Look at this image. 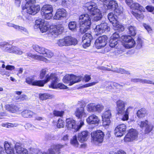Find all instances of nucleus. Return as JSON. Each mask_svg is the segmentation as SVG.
I'll list each match as a JSON object with an SVG mask.
<instances>
[{
  "instance_id": "f704fd0d",
  "label": "nucleus",
  "mask_w": 154,
  "mask_h": 154,
  "mask_svg": "<svg viewBox=\"0 0 154 154\" xmlns=\"http://www.w3.org/2000/svg\"><path fill=\"white\" fill-rule=\"evenodd\" d=\"M146 113V111L144 108H142L138 110L137 112V116L139 118L144 117Z\"/></svg>"
},
{
  "instance_id": "bb28decb",
  "label": "nucleus",
  "mask_w": 154,
  "mask_h": 154,
  "mask_svg": "<svg viewBox=\"0 0 154 154\" xmlns=\"http://www.w3.org/2000/svg\"><path fill=\"white\" fill-rule=\"evenodd\" d=\"M130 8L132 10H137L143 12H144L145 11V8L137 3L132 4L130 5Z\"/></svg>"
},
{
  "instance_id": "5fc2aeb1",
  "label": "nucleus",
  "mask_w": 154,
  "mask_h": 154,
  "mask_svg": "<svg viewBox=\"0 0 154 154\" xmlns=\"http://www.w3.org/2000/svg\"><path fill=\"white\" fill-rule=\"evenodd\" d=\"M22 144L20 143L17 142L16 143L15 147L17 152L22 149L23 148L22 146Z\"/></svg>"
},
{
  "instance_id": "de8ad7c7",
  "label": "nucleus",
  "mask_w": 154,
  "mask_h": 154,
  "mask_svg": "<svg viewBox=\"0 0 154 154\" xmlns=\"http://www.w3.org/2000/svg\"><path fill=\"white\" fill-rule=\"evenodd\" d=\"M44 55L45 54V56L48 58H51L54 56V53L51 50L46 48Z\"/></svg>"
},
{
  "instance_id": "cd10ccee",
  "label": "nucleus",
  "mask_w": 154,
  "mask_h": 154,
  "mask_svg": "<svg viewBox=\"0 0 154 154\" xmlns=\"http://www.w3.org/2000/svg\"><path fill=\"white\" fill-rule=\"evenodd\" d=\"M21 114L24 117L31 118L35 114L30 110H25L21 112Z\"/></svg>"
},
{
  "instance_id": "79ce46f5",
  "label": "nucleus",
  "mask_w": 154,
  "mask_h": 154,
  "mask_svg": "<svg viewBox=\"0 0 154 154\" xmlns=\"http://www.w3.org/2000/svg\"><path fill=\"white\" fill-rule=\"evenodd\" d=\"M129 34L131 35L134 36L136 34V28L133 26H130L128 27Z\"/></svg>"
},
{
  "instance_id": "7c9ffc66",
  "label": "nucleus",
  "mask_w": 154,
  "mask_h": 154,
  "mask_svg": "<svg viewBox=\"0 0 154 154\" xmlns=\"http://www.w3.org/2000/svg\"><path fill=\"white\" fill-rule=\"evenodd\" d=\"M54 95L48 93L40 94H39V98L42 100H45L47 99H50L53 98Z\"/></svg>"
},
{
  "instance_id": "f8f14e48",
  "label": "nucleus",
  "mask_w": 154,
  "mask_h": 154,
  "mask_svg": "<svg viewBox=\"0 0 154 154\" xmlns=\"http://www.w3.org/2000/svg\"><path fill=\"white\" fill-rule=\"evenodd\" d=\"M123 41L125 42V48H130L135 46V42L129 35H125L122 37Z\"/></svg>"
},
{
  "instance_id": "bf43d9fd",
  "label": "nucleus",
  "mask_w": 154,
  "mask_h": 154,
  "mask_svg": "<svg viewBox=\"0 0 154 154\" xmlns=\"http://www.w3.org/2000/svg\"><path fill=\"white\" fill-rule=\"evenodd\" d=\"M6 154H14V148L11 147L9 149H6L5 150Z\"/></svg>"
},
{
  "instance_id": "4c0bfd02",
  "label": "nucleus",
  "mask_w": 154,
  "mask_h": 154,
  "mask_svg": "<svg viewBox=\"0 0 154 154\" xmlns=\"http://www.w3.org/2000/svg\"><path fill=\"white\" fill-rule=\"evenodd\" d=\"M53 11V8L51 5H44L41 9V14H43L45 11Z\"/></svg>"
},
{
  "instance_id": "c85d7f7f",
  "label": "nucleus",
  "mask_w": 154,
  "mask_h": 154,
  "mask_svg": "<svg viewBox=\"0 0 154 154\" xmlns=\"http://www.w3.org/2000/svg\"><path fill=\"white\" fill-rule=\"evenodd\" d=\"M76 78L75 75H67L64 77L63 79V82L65 83H68L69 82V83L72 82L73 79H75Z\"/></svg>"
},
{
  "instance_id": "052dcab7",
  "label": "nucleus",
  "mask_w": 154,
  "mask_h": 154,
  "mask_svg": "<svg viewBox=\"0 0 154 154\" xmlns=\"http://www.w3.org/2000/svg\"><path fill=\"white\" fill-rule=\"evenodd\" d=\"M25 127L26 129L29 130H33L35 128L33 125L29 123H26L25 125Z\"/></svg>"
},
{
  "instance_id": "423d86ee",
  "label": "nucleus",
  "mask_w": 154,
  "mask_h": 154,
  "mask_svg": "<svg viewBox=\"0 0 154 154\" xmlns=\"http://www.w3.org/2000/svg\"><path fill=\"white\" fill-rule=\"evenodd\" d=\"M111 111L109 108L105 109L104 112L102 114L103 125L107 128L111 123L110 119L111 117Z\"/></svg>"
},
{
  "instance_id": "58836bf2",
  "label": "nucleus",
  "mask_w": 154,
  "mask_h": 154,
  "mask_svg": "<svg viewBox=\"0 0 154 154\" xmlns=\"http://www.w3.org/2000/svg\"><path fill=\"white\" fill-rule=\"evenodd\" d=\"M113 86L116 87L117 88H122V86L116 82H113L112 84L109 85L106 88V90L108 91H111L112 88Z\"/></svg>"
},
{
  "instance_id": "dca6fc26",
  "label": "nucleus",
  "mask_w": 154,
  "mask_h": 154,
  "mask_svg": "<svg viewBox=\"0 0 154 154\" xmlns=\"http://www.w3.org/2000/svg\"><path fill=\"white\" fill-rule=\"evenodd\" d=\"M64 28L62 25L59 24L57 25L55 27L50 30V34L52 35L55 37L59 34L61 33L63 31Z\"/></svg>"
},
{
  "instance_id": "e2e57ef3",
  "label": "nucleus",
  "mask_w": 154,
  "mask_h": 154,
  "mask_svg": "<svg viewBox=\"0 0 154 154\" xmlns=\"http://www.w3.org/2000/svg\"><path fill=\"white\" fill-rule=\"evenodd\" d=\"M140 82L142 83H147L148 84H153L154 85V82H153L152 81L147 79H141Z\"/></svg>"
},
{
  "instance_id": "1a4fd4ad",
  "label": "nucleus",
  "mask_w": 154,
  "mask_h": 154,
  "mask_svg": "<svg viewBox=\"0 0 154 154\" xmlns=\"http://www.w3.org/2000/svg\"><path fill=\"white\" fill-rule=\"evenodd\" d=\"M108 37L106 35H103L99 37L95 42V45L97 49L104 47L106 44Z\"/></svg>"
},
{
  "instance_id": "49530a36",
  "label": "nucleus",
  "mask_w": 154,
  "mask_h": 154,
  "mask_svg": "<svg viewBox=\"0 0 154 154\" xmlns=\"http://www.w3.org/2000/svg\"><path fill=\"white\" fill-rule=\"evenodd\" d=\"M104 106L102 104H98L95 105V112H100L103 109Z\"/></svg>"
},
{
  "instance_id": "a19ab883",
  "label": "nucleus",
  "mask_w": 154,
  "mask_h": 154,
  "mask_svg": "<svg viewBox=\"0 0 154 154\" xmlns=\"http://www.w3.org/2000/svg\"><path fill=\"white\" fill-rule=\"evenodd\" d=\"M95 104L94 103H90L87 106V110L89 112H95Z\"/></svg>"
},
{
  "instance_id": "0eeeda50",
  "label": "nucleus",
  "mask_w": 154,
  "mask_h": 154,
  "mask_svg": "<svg viewBox=\"0 0 154 154\" xmlns=\"http://www.w3.org/2000/svg\"><path fill=\"white\" fill-rule=\"evenodd\" d=\"M138 125L141 128H145V132L146 133H149L152 130L153 125L150 123L147 120L144 121L138 120L137 121Z\"/></svg>"
},
{
  "instance_id": "e433bc0d",
  "label": "nucleus",
  "mask_w": 154,
  "mask_h": 154,
  "mask_svg": "<svg viewBox=\"0 0 154 154\" xmlns=\"http://www.w3.org/2000/svg\"><path fill=\"white\" fill-rule=\"evenodd\" d=\"M109 0V2L108 4L106 5L107 8L108 9H110L113 8V9L115 8H116L118 4L117 2L114 0Z\"/></svg>"
},
{
  "instance_id": "8fccbe9b",
  "label": "nucleus",
  "mask_w": 154,
  "mask_h": 154,
  "mask_svg": "<svg viewBox=\"0 0 154 154\" xmlns=\"http://www.w3.org/2000/svg\"><path fill=\"white\" fill-rule=\"evenodd\" d=\"M131 13L138 20H140L144 18L142 14H139L137 13L134 12L133 11L131 12Z\"/></svg>"
},
{
  "instance_id": "7ed1b4c3",
  "label": "nucleus",
  "mask_w": 154,
  "mask_h": 154,
  "mask_svg": "<svg viewBox=\"0 0 154 154\" xmlns=\"http://www.w3.org/2000/svg\"><path fill=\"white\" fill-rule=\"evenodd\" d=\"M26 3L25 7H23V10L26 9V11L29 14L34 15L40 10L39 5H35V0H25Z\"/></svg>"
},
{
  "instance_id": "72a5a7b5",
  "label": "nucleus",
  "mask_w": 154,
  "mask_h": 154,
  "mask_svg": "<svg viewBox=\"0 0 154 154\" xmlns=\"http://www.w3.org/2000/svg\"><path fill=\"white\" fill-rule=\"evenodd\" d=\"M108 18L110 22L112 24H113L114 23H116L117 21V16L115 15L112 13L111 12L108 14Z\"/></svg>"
},
{
  "instance_id": "a18cd8bd",
  "label": "nucleus",
  "mask_w": 154,
  "mask_h": 154,
  "mask_svg": "<svg viewBox=\"0 0 154 154\" xmlns=\"http://www.w3.org/2000/svg\"><path fill=\"white\" fill-rule=\"evenodd\" d=\"M68 26L70 30L75 31L76 30V24L75 22H71L69 23Z\"/></svg>"
},
{
  "instance_id": "0e129e2a",
  "label": "nucleus",
  "mask_w": 154,
  "mask_h": 154,
  "mask_svg": "<svg viewBox=\"0 0 154 154\" xmlns=\"http://www.w3.org/2000/svg\"><path fill=\"white\" fill-rule=\"evenodd\" d=\"M143 26L149 33L151 32L152 29L146 23H143Z\"/></svg>"
},
{
  "instance_id": "9d476101",
  "label": "nucleus",
  "mask_w": 154,
  "mask_h": 154,
  "mask_svg": "<svg viewBox=\"0 0 154 154\" xmlns=\"http://www.w3.org/2000/svg\"><path fill=\"white\" fill-rule=\"evenodd\" d=\"M110 28L106 23H103L97 25L95 29L96 34L97 35L101 34L105 31L109 30Z\"/></svg>"
},
{
  "instance_id": "f257e3e1",
  "label": "nucleus",
  "mask_w": 154,
  "mask_h": 154,
  "mask_svg": "<svg viewBox=\"0 0 154 154\" xmlns=\"http://www.w3.org/2000/svg\"><path fill=\"white\" fill-rule=\"evenodd\" d=\"M79 22L80 32L85 33L89 28L91 24L90 17L87 14H82L79 17Z\"/></svg>"
},
{
  "instance_id": "2f4dec72",
  "label": "nucleus",
  "mask_w": 154,
  "mask_h": 154,
  "mask_svg": "<svg viewBox=\"0 0 154 154\" xmlns=\"http://www.w3.org/2000/svg\"><path fill=\"white\" fill-rule=\"evenodd\" d=\"M115 30H118L119 32H122L124 30L125 28L124 26L121 24L118 21H117L116 23H114L112 24Z\"/></svg>"
},
{
  "instance_id": "774afa93",
  "label": "nucleus",
  "mask_w": 154,
  "mask_h": 154,
  "mask_svg": "<svg viewBox=\"0 0 154 154\" xmlns=\"http://www.w3.org/2000/svg\"><path fill=\"white\" fill-rule=\"evenodd\" d=\"M19 154H28V151L26 149L23 148L17 152Z\"/></svg>"
},
{
  "instance_id": "4be33fe9",
  "label": "nucleus",
  "mask_w": 154,
  "mask_h": 154,
  "mask_svg": "<svg viewBox=\"0 0 154 154\" xmlns=\"http://www.w3.org/2000/svg\"><path fill=\"white\" fill-rule=\"evenodd\" d=\"M66 127L68 129H74L76 130L75 121L72 118H68L66 120Z\"/></svg>"
},
{
  "instance_id": "c03bdc74",
  "label": "nucleus",
  "mask_w": 154,
  "mask_h": 154,
  "mask_svg": "<svg viewBox=\"0 0 154 154\" xmlns=\"http://www.w3.org/2000/svg\"><path fill=\"white\" fill-rule=\"evenodd\" d=\"M118 40H117L116 39H113L110 38L109 41V46L112 48L115 47L118 44Z\"/></svg>"
},
{
  "instance_id": "69168bd1",
  "label": "nucleus",
  "mask_w": 154,
  "mask_h": 154,
  "mask_svg": "<svg viewBox=\"0 0 154 154\" xmlns=\"http://www.w3.org/2000/svg\"><path fill=\"white\" fill-rule=\"evenodd\" d=\"M2 126L3 127H6L7 128H10L14 126L13 124L8 123H5L2 124Z\"/></svg>"
},
{
  "instance_id": "f3484780",
  "label": "nucleus",
  "mask_w": 154,
  "mask_h": 154,
  "mask_svg": "<svg viewBox=\"0 0 154 154\" xmlns=\"http://www.w3.org/2000/svg\"><path fill=\"white\" fill-rule=\"evenodd\" d=\"M92 39V37L89 33H86L83 35L82 38V40L83 43V46L84 48H85L90 45Z\"/></svg>"
},
{
  "instance_id": "412c9836",
  "label": "nucleus",
  "mask_w": 154,
  "mask_h": 154,
  "mask_svg": "<svg viewBox=\"0 0 154 154\" xmlns=\"http://www.w3.org/2000/svg\"><path fill=\"white\" fill-rule=\"evenodd\" d=\"M89 136V133L87 131H84L79 133L78 138L79 140L82 143L87 140Z\"/></svg>"
},
{
  "instance_id": "c756f323",
  "label": "nucleus",
  "mask_w": 154,
  "mask_h": 154,
  "mask_svg": "<svg viewBox=\"0 0 154 154\" xmlns=\"http://www.w3.org/2000/svg\"><path fill=\"white\" fill-rule=\"evenodd\" d=\"M93 17H92V20L94 21H97L100 20L102 17L101 12L99 10V12H95L94 14H92Z\"/></svg>"
},
{
  "instance_id": "603ef678",
  "label": "nucleus",
  "mask_w": 154,
  "mask_h": 154,
  "mask_svg": "<svg viewBox=\"0 0 154 154\" xmlns=\"http://www.w3.org/2000/svg\"><path fill=\"white\" fill-rule=\"evenodd\" d=\"M113 10H114L115 12L118 15H119V14L122 13V7H118V5L116 7V8H115Z\"/></svg>"
},
{
  "instance_id": "4468645a",
  "label": "nucleus",
  "mask_w": 154,
  "mask_h": 154,
  "mask_svg": "<svg viewBox=\"0 0 154 154\" xmlns=\"http://www.w3.org/2000/svg\"><path fill=\"white\" fill-rule=\"evenodd\" d=\"M45 80H35L34 81L32 77H29L26 79V82L29 84L39 86H43L45 83Z\"/></svg>"
},
{
  "instance_id": "ddd939ff",
  "label": "nucleus",
  "mask_w": 154,
  "mask_h": 154,
  "mask_svg": "<svg viewBox=\"0 0 154 154\" xmlns=\"http://www.w3.org/2000/svg\"><path fill=\"white\" fill-rule=\"evenodd\" d=\"M126 128V126L124 124L119 125L115 129V135L118 137L122 136L125 132Z\"/></svg>"
},
{
  "instance_id": "c9c22d12",
  "label": "nucleus",
  "mask_w": 154,
  "mask_h": 154,
  "mask_svg": "<svg viewBox=\"0 0 154 154\" xmlns=\"http://www.w3.org/2000/svg\"><path fill=\"white\" fill-rule=\"evenodd\" d=\"M38 27L41 32L43 33L46 32L49 29L50 26L48 23L45 22L43 23V25L39 26Z\"/></svg>"
},
{
  "instance_id": "aec40b11",
  "label": "nucleus",
  "mask_w": 154,
  "mask_h": 154,
  "mask_svg": "<svg viewBox=\"0 0 154 154\" xmlns=\"http://www.w3.org/2000/svg\"><path fill=\"white\" fill-rule=\"evenodd\" d=\"M63 147V145L60 144L53 145L46 154H55V152H58L60 149Z\"/></svg>"
},
{
  "instance_id": "6ab92c4d",
  "label": "nucleus",
  "mask_w": 154,
  "mask_h": 154,
  "mask_svg": "<svg viewBox=\"0 0 154 154\" xmlns=\"http://www.w3.org/2000/svg\"><path fill=\"white\" fill-rule=\"evenodd\" d=\"M67 15L66 11L63 9H58L54 18L55 20H61L65 17Z\"/></svg>"
},
{
  "instance_id": "39448f33",
  "label": "nucleus",
  "mask_w": 154,
  "mask_h": 154,
  "mask_svg": "<svg viewBox=\"0 0 154 154\" xmlns=\"http://www.w3.org/2000/svg\"><path fill=\"white\" fill-rule=\"evenodd\" d=\"M77 43V40L75 38L70 36L66 37L63 39H60L57 42V44L60 46L75 45Z\"/></svg>"
},
{
  "instance_id": "ea45409f",
  "label": "nucleus",
  "mask_w": 154,
  "mask_h": 154,
  "mask_svg": "<svg viewBox=\"0 0 154 154\" xmlns=\"http://www.w3.org/2000/svg\"><path fill=\"white\" fill-rule=\"evenodd\" d=\"M15 29L24 34H27L29 33L28 30L24 27L17 25V26H15Z\"/></svg>"
},
{
  "instance_id": "680f3d73",
  "label": "nucleus",
  "mask_w": 154,
  "mask_h": 154,
  "mask_svg": "<svg viewBox=\"0 0 154 154\" xmlns=\"http://www.w3.org/2000/svg\"><path fill=\"white\" fill-rule=\"evenodd\" d=\"M43 18L47 20H49L51 19L53 17L52 14H47L45 15H41Z\"/></svg>"
},
{
  "instance_id": "6e6d98bb",
  "label": "nucleus",
  "mask_w": 154,
  "mask_h": 154,
  "mask_svg": "<svg viewBox=\"0 0 154 154\" xmlns=\"http://www.w3.org/2000/svg\"><path fill=\"white\" fill-rule=\"evenodd\" d=\"M14 46H12L9 44L8 46L5 47V50L8 52L12 53V52L11 51H13V50H14Z\"/></svg>"
},
{
  "instance_id": "473e14b6",
  "label": "nucleus",
  "mask_w": 154,
  "mask_h": 154,
  "mask_svg": "<svg viewBox=\"0 0 154 154\" xmlns=\"http://www.w3.org/2000/svg\"><path fill=\"white\" fill-rule=\"evenodd\" d=\"M113 69L111 70L110 68H108V69L106 68V70L107 71L112 70L114 72L118 73H120L121 74L125 73L128 74H129L130 73L128 71L125 70L121 68H113Z\"/></svg>"
},
{
  "instance_id": "f03ea898",
  "label": "nucleus",
  "mask_w": 154,
  "mask_h": 154,
  "mask_svg": "<svg viewBox=\"0 0 154 154\" xmlns=\"http://www.w3.org/2000/svg\"><path fill=\"white\" fill-rule=\"evenodd\" d=\"M126 104V102L121 100H119L116 102V109L117 113L119 115H123L122 120L124 121L127 120L128 119V110L129 108L125 110V105Z\"/></svg>"
},
{
  "instance_id": "2eb2a0df",
  "label": "nucleus",
  "mask_w": 154,
  "mask_h": 154,
  "mask_svg": "<svg viewBox=\"0 0 154 154\" xmlns=\"http://www.w3.org/2000/svg\"><path fill=\"white\" fill-rule=\"evenodd\" d=\"M85 6L91 14H94L96 12H99L100 9L97 8L96 4L93 2L86 3Z\"/></svg>"
},
{
  "instance_id": "a878e982",
  "label": "nucleus",
  "mask_w": 154,
  "mask_h": 154,
  "mask_svg": "<svg viewBox=\"0 0 154 154\" xmlns=\"http://www.w3.org/2000/svg\"><path fill=\"white\" fill-rule=\"evenodd\" d=\"M32 47L33 49L37 52L40 54L44 55L46 48L37 45H33Z\"/></svg>"
},
{
  "instance_id": "6e6552de",
  "label": "nucleus",
  "mask_w": 154,
  "mask_h": 154,
  "mask_svg": "<svg viewBox=\"0 0 154 154\" xmlns=\"http://www.w3.org/2000/svg\"><path fill=\"white\" fill-rule=\"evenodd\" d=\"M138 134V132L136 130L131 129L125 136L124 138L125 141L126 142L133 141L137 138Z\"/></svg>"
},
{
  "instance_id": "3c124183",
  "label": "nucleus",
  "mask_w": 154,
  "mask_h": 154,
  "mask_svg": "<svg viewBox=\"0 0 154 154\" xmlns=\"http://www.w3.org/2000/svg\"><path fill=\"white\" fill-rule=\"evenodd\" d=\"M64 122L61 119H59L57 122V127L59 128H61L64 127Z\"/></svg>"
},
{
  "instance_id": "a211bd4d",
  "label": "nucleus",
  "mask_w": 154,
  "mask_h": 154,
  "mask_svg": "<svg viewBox=\"0 0 154 154\" xmlns=\"http://www.w3.org/2000/svg\"><path fill=\"white\" fill-rule=\"evenodd\" d=\"M87 122L89 125H97L100 120L97 116L94 114H92L89 116L86 120Z\"/></svg>"
},
{
  "instance_id": "b1692460",
  "label": "nucleus",
  "mask_w": 154,
  "mask_h": 154,
  "mask_svg": "<svg viewBox=\"0 0 154 154\" xmlns=\"http://www.w3.org/2000/svg\"><path fill=\"white\" fill-rule=\"evenodd\" d=\"M75 115L78 118H80L82 117H85L86 116L84 112L83 107H81L76 109L75 112Z\"/></svg>"
},
{
  "instance_id": "338daca9",
  "label": "nucleus",
  "mask_w": 154,
  "mask_h": 154,
  "mask_svg": "<svg viewBox=\"0 0 154 154\" xmlns=\"http://www.w3.org/2000/svg\"><path fill=\"white\" fill-rule=\"evenodd\" d=\"M120 37L119 34L117 32L113 33L111 37V38L113 39H116L118 40V38Z\"/></svg>"
},
{
  "instance_id": "4d7b16f0",
  "label": "nucleus",
  "mask_w": 154,
  "mask_h": 154,
  "mask_svg": "<svg viewBox=\"0 0 154 154\" xmlns=\"http://www.w3.org/2000/svg\"><path fill=\"white\" fill-rule=\"evenodd\" d=\"M45 22L44 20L42 19L41 18L35 21V25H37L40 26L43 24V23Z\"/></svg>"
},
{
  "instance_id": "9b49d317",
  "label": "nucleus",
  "mask_w": 154,
  "mask_h": 154,
  "mask_svg": "<svg viewBox=\"0 0 154 154\" xmlns=\"http://www.w3.org/2000/svg\"><path fill=\"white\" fill-rule=\"evenodd\" d=\"M104 135L103 133L100 130H97L91 134L93 140L99 143L102 142Z\"/></svg>"
},
{
  "instance_id": "13d9d810",
  "label": "nucleus",
  "mask_w": 154,
  "mask_h": 154,
  "mask_svg": "<svg viewBox=\"0 0 154 154\" xmlns=\"http://www.w3.org/2000/svg\"><path fill=\"white\" fill-rule=\"evenodd\" d=\"M64 113L63 111H60L56 110H54L53 112V114L55 116H62Z\"/></svg>"
},
{
  "instance_id": "20e7f679",
  "label": "nucleus",
  "mask_w": 154,
  "mask_h": 154,
  "mask_svg": "<svg viewBox=\"0 0 154 154\" xmlns=\"http://www.w3.org/2000/svg\"><path fill=\"white\" fill-rule=\"evenodd\" d=\"M52 81L50 85H49L50 87L53 88H60V89H66V86L62 83L58 84V79L56 77L54 74H48L46 76L45 83H46L50 80Z\"/></svg>"
},
{
  "instance_id": "37998d69",
  "label": "nucleus",
  "mask_w": 154,
  "mask_h": 154,
  "mask_svg": "<svg viewBox=\"0 0 154 154\" xmlns=\"http://www.w3.org/2000/svg\"><path fill=\"white\" fill-rule=\"evenodd\" d=\"M71 143L74 146L78 147L79 146V143L77 139L76 136H74L73 137L72 139L71 140Z\"/></svg>"
},
{
  "instance_id": "864d4df0",
  "label": "nucleus",
  "mask_w": 154,
  "mask_h": 154,
  "mask_svg": "<svg viewBox=\"0 0 154 154\" xmlns=\"http://www.w3.org/2000/svg\"><path fill=\"white\" fill-rule=\"evenodd\" d=\"M75 77L78 78H76L75 79H73V80L72 81V82L69 83V85H71L75 83L80 81L82 79V78L81 76H75Z\"/></svg>"
},
{
  "instance_id": "09e8293b",
  "label": "nucleus",
  "mask_w": 154,
  "mask_h": 154,
  "mask_svg": "<svg viewBox=\"0 0 154 154\" xmlns=\"http://www.w3.org/2000/svg\"><path fill=\"white\" fill-rule=\"evenodd\" d=\"M14 50L13 51H11L12 53L19 55H21L23 53L22 51L19 48L14 46Z\"/></svg>"
},
{
  "instance_id": "393cba45",
  "label": "nucleus",
  "mask_w": 154,
  "mask_h": 154,
  "mask_svg": "<svg viewBox=\"0 0 154 154\" xmlns=\"http://www.w3.org/2000/svg\"><path fill=\"white\" fill-rule=\"evenodd\" d=\"M5 106L7 110L12 113L18 112L20 111V108L15 105L8 104Z\"/></svg>"
},
{
  "instance_id": "5701e85b",
  "label": "nucleus",
  "mask_w": 154,
  "mask_h": 154,
  "mask_svg": "<svg viewBox=\"0 0 154 154\" xmlns=\"http://www.w3.org/2000/svg\"><path fill=\"white\" fill-rule=\"evenodd\" d=\"M27 55L29 57H31L36 60H38L42 61L46 63H49L50 61L48 60L47 58L43 56H40L37 55H32L31 53H29L27 54Z\"/></svg>"
}]
</instances>
